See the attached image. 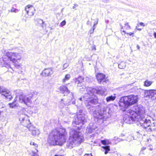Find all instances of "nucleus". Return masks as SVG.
Instances as JSON below:
<instances>
[{
  "mask_svg": "<svg viewBox=\"0 0 156 156\" xmlns=\"http://www.w3.org/2000/svg\"><path fill=\"white\" fill-rule=\"evenodd\" d=\"M87 93L85 94L84 98L87 101H88L87 108H90V103L94 105L98 102L97 97L94 93L102 95H105L106 92V89L104 87L97 86L95 88L88 87L86 89Z\"/></svg>",
  "mask_w": 156,
  "mask_h": 156,
  "instance_id": "obj_1",
  "label": "nucleus"
},
{
  "mask_svg": "<svg viewBox=\"0 0 156 156\" xmlns=\"http://www.w3.org/2000/svg\"><path fill=\"white\" fill-rule=\"evenodd\" d=\"M67 133L65 129H55L49 134L48 142L52 145H62L66 141Z\"/></svg>",
  "mask_w": 156,
  "mask_h": 156,
  "instance_id": "obj_2",
  "label": "nucleus"
},
{
  "mask_svg": "<svg viewBox=\"0 0 156 156\" xmlns=\"http://www.w3.org/2000/svg\"><path fill=\"white\" fill-rule=\"evenodd\" d=\"M83 137L79 131L73 129L71 130L70 136L67 142L66 146L70 149L77 146L83 141Z\"/></svg>",
  "mask_w": 156,
  "mask_h": 156,
  "instance_id": "obj_3",
  "label": "nucleus"
},
{
  "mask_svg": "<svg viewBox=\"0 0 156 156\" xmlns=\"http://www.w3.org/2000/svg\"><path fill=\"white\" fill-rule=\"evenodd\" d=\"M145 109L141 105H137V125L140 124L145 129L150 126L151 121L149 119L145 118Z\"/></svg>",
  "mask_w": 156,
  "mask_h": 156,
  "instance_id": "obj_4",
  "label": "nucleus"
},
{
  "mask_svg": "<svg viewBox=\"0 0 156 156\" xmlns=\"http://www.w3.org/2000/svg\"><path fill=\"white\" fill-rule=\"evenodd\" d=\"M136 102V96L131 95L121 97L119 104L121 109L123 111H125L128 107Z\"/></svg>",
  "mask_w": 156,
  "mask_h": 156,
  "instance_id": "obj_5",
  "label": "nucleus"
},
{
  "mask_svg": "<svg viewBox=\"0 0 156 156\" xmlns=\"http://www.w3.org/2000/svg\"><path fill=\"white\" fill-rule=\"evenodd\" d=\"M19 58H21L19 53L8 52L6 54V56L0 59L1 64L2 66H5L7 68H11L10 64V62L15 61Z\"/></svg>",
  "mask_w": 156,
  "mask_h": 156,
  "instance_id": "obj_6",
  "label": "nucleus"
},
{
  "mask_svg": "<svg viewBox=\"0 0 156 156\" xmlns=\"http://www.w3.org/2000/svg\"><path fill=\"white\" fill-rule=\"evenodd\" d=\"M83 111L82 110L79 111V113H77L76 118L73 121L72 124L74 126L76 125H79L80 126H82L86 122V120L85 117V115L83 114Z\"/></svg>",
  "mask_w": 156,
  "mask_h": 156,
  "instance_id": "obj_7",
  "label": "nucleus"
},
{
  "mask_svg": "<svg viewBox=\"0 0 156 156\" xmlns=\"http://www.w3.org/2000/svg\"><path fill=\"white\" fill-rule=\"evenodd\" d=\"M91 103H90V108H88L90 109V112L91 113L94 115L96 114V115H94V116L98 117V116H101V117H98V118H100L101 119L105 117V115H106L107 113V110L108 109L107 107L103 108L101 109L100 111L98 112L97 113V112L96 111V108L93 106H92L90 105Z\"/></svg>",
  "mask_w": 156,
  "mask_h": 156,
  "instance_id": "obj_8",
  "label": "nucleus"
},
{
  "mask_svg": "<svg viewBox=\"0 0 156 156\" xmlns=\"http://www.w3.org/2000/svg\"><path fill=\"white\" fill-rule=\"evenodd\" d=\"M140 91L143 96L145 98V100L150 98L152 100L156 99V90H140Z\"/></svg>",
  "mask_w": 156,
  "mask_h": 156,
  "instance_id": "obj_9",
  "label": "nucleus"
},
{
  "mask_svg": "<svg viewBox=\"0 0 156 156\" xmlns=\"http://www.w3.org/2000/svg\"><path fill=\"white\" fill-rule=\"evenodd\" d=\"M19 93L20 94L19 96V101L20 102L23 103L27 105L28 104H29L32 102L31 99L32 97V95L25 94H23L20 90L19 91Z\"/></svg>",
  "mask_w": 156,
  "mask_h": 156,
  "instance_id": "obj_10",
  "label": "nucleus"
},
{
  "mask_svg": "<svg viewBox=\"0 0 156 156\" xmlns=\"http://www.w3.org/2000/svg\"><path fill=\"white\" fill-rule=\"evenodd\" d=\"M19 114V118L21 123L23 126L28 127L31 123L28 117L23 114Z\"/></svg>",
  "mask_w": 156,
  "mask_h": 156,
  "instance_id": "obj_11",
  "label": "nucleus"
},
{
  "mask_svg": "<svg viewBox=\"0 0 156 156\" xmlns=\"http://www.w3.org/2000/svg\"><path fill=\"white\" fill-rule=\"evenodd\" d=\"M136 117H134V116L132 115H125L123 119L124 122L127 124H131L134 123L136 120Z\"/></svg>",
  "mask_w": 156,
  "mask_h": 156,
  "instance_id": "obj_12",
  "label": "nucleus"
},
{
  "mask_svg": "<svg viewBox=\"0 0 156 156\" xmlns=\"http://www.w3.org/2000/svg\"><path fill=\"white\" fill-rule=\"evenodd\" d=\"M0 93L10 100L12 99V97L10 95L9 91L2 87H0Z\"/></svg>",
  "mask_w": 156,
  "mask_h": 156,
  "instance_id": "obj_13",
  "label": "nucleus"
},
{
  "mask_svg": "<svg viewBox=\"0 0 156 156\" xmlns=\"http://www.w3.org/2000/svg\"><path fill=\"white\" fill-rule=\"evenodd\" d=\"M96 77L97 81L99 83H102L103 84L104 83H107L108 80L106 78L105 75L101 73H98L96 75Z\"/></svg>",
  "mask_w": 156,
  "mask_h": 156,
  "instance_id": "obj_14",
  "label": "nucleus"
},
{
  "mask_svg": "<svg viewBox=\"0 0 156 156\" xmlns=\"http://www.w3.org/2000/svg\"><path fill=\"white\" fill-rule=\"evenodd\" d=\"M25 10L27 13L30 16L34 15L35 10L33 5H28L25 8Z\"/></svg>",
  "mask_w": 156,
  "mask_h": 156,
  "instance_id": "obj_15",
  "label": "nucleus"
},
{
  "mask_svg": "<svg viewBox=\"0 0 156 156\" xmlns=\"http://www.w3.org/2000/svg\"><path fill=\"white\" fill-rule=\"evenodd\" d=\"M53 73V71L52 68H48L45 69L43 70L41 74H42L45 76H50Z\"/></svg>",
  "mask_w": 156,
  "mask_h": 156,
  "instance_id": "obj_16",
  "label": "nucleus"
},
{
  "mask_svg": "<svg viewBox=\"0 0 156 156\" xmlns=\"http://www.w3.org/2000/svg\"><path fill=\"white\" fill-rule=\"evenodd\" d=\"M136 106H134L133 107H131V109L127 111V113H129L130 115H132L134 117H136Z\"/></svg>",
  "mask_w": 156,
  "mask_h": 156,
  "instance_id": "obj_17",
  "label": "nucleus"
},
{
  "mask_svg": "<svg viewBox=\"0 0 156 156\" xmlns=\"http://www.w3.org/2000/svg\"><path fill=\"white\" fill-rule=\"evenodd\" d=\"M60 91L63 94H69V90L65 85H64L60 87L59 88Z\"/></svg>",
  "mask_w": 156,
  "mask_h": 156,
  "instance_id": "obj_18",
  "label": "nucleus"
},
{
  "mask_svg": "<svg viewBox=\"0 0 156 156\" xmlns=\"http://www.w3.org/2000/svg\"><path fill=\"white\" fill-rule=\"evenodd\" d=\"M21 58H17V59L15 60V61H12L16 68H18L21 66Z\"/></svg>",
  "mask_w": 156,
  "mask_h": 156,
  "instance_id": "obj_19",
  "label": "nucleus"
},
{
  "mask_svg": "<svg viewBox=\"0 0 156 156\" xmlns=\"http://www.w3.org/2000/svg\"><path fill=\"white\" fill-rule=\"evenodd\" d=\"M29 129L32 130V134L33 136L38 135L40 133L39 130L35 128H34L32 129L29 128Z\"/></svg>",
  "mask_w": 156,
  "mask_h": 156,
  "instance_id": "obj_20",
  "label": "nucleus"
},
{
  "mask_svg": "<svg viewBox=\"0 0 156 156\" xmlns=\"http://www.w3.org/2000/svg\"><path fill=\"white\" fill-rule=\"evenodd\" d=\"M101 148L103 149L104 151H105V154H107L109 151L110 149V148L109 146H103L101 147Z\"/></svg>",
  "mask_w": 156,
  "mask_h": 156,
  "instance_id": "obj_21",
  "label": "nucleus"
},
{
  "mask_svg": "<svg viewBox=\"0 0 156 156\" xmlns=\"http://www.w3.org/2000/svg\"><path fill=\"white\" fill-rule=\"evenodd\" d=\"M115 98V96H113L111 95L107 97L106 98V100L107 102H108L111 101H114Z\"/></svg>",
  "mask_w": 156,
  "mask_h": 156,
  "instance_id": "obj_22",
  "label": "nucleus"
},
{
  "mask_svg": "<svg viewBox=\"0 0 156 156\" xmlns=\"http://www.w3.org/2000/svg\"><path fill=\"white\" fill-rule=\"evenodd\" d=\"M101 143L105 145H108L111 143L109 140L108 139H105L104 140H101Z\"/></svg>",
  "mask_w": 156,
  "mask_h": 156,
  "instance_id": "obj_23",
  "label": "nucleus"
},
{
  "mask_svg": "<svg viewBox=\"0 0 156 156\" xmlns=\"http://www.w3.org/2000/svg\"><path fill=\"white\" fill-rule=\"evenodd\" d=\"M152 83V81L146 80L144 82V86L146 87H149L151 85Z\"/></svg>",
  "mask_w": 156,
  "mask_h": 156,
  "instance_id": "obj_24",
  "label": "nucleus"
},
{
  "mask_svg": "<svg viewBox=\"0 0 156 156\" xmlns=\"http://www.w3.org/2000/svg\"><path fill=\"white\" fill-rule=\"evenodd\" d=\"M126 66V63L122 62L118 65L119 68L121 69H123L125 68Z\"/></svg>",
  "mask_w": 156,
  "mask_h": 156,
  "instance_id": "obj_25",
  "label": "nucleus"
},
{
  "mask_svg": "<svg viewBox=\"0 0 156 156\" xmlns=\"http://www.w3.org/2000/svg\"><path fill=\"white\" fill-rule=\"evenodd\" d=\"M38 23L40 25V26L41 27L43 28L44 27V22L41 19H39L38 20Z\"/></svg>",
  "mask_w": 156,
  "mask_h": 156,
  "instance_id": "obj_26",
  "label": "nucleus"
},
{
  "mask_svg": "<svg viewBox=\"0 0 156 156\" xmlns=\"http://www.w3.org/2000/svg\"><path fill=\"white\" fill-rule=\"evenodd\" d=\"M70 74H66L65 77L64 79L62 80V81L63 82H65V81L68 80L70 78Z\"/></svg>",
  "mask_w": 156,
  "mask_h": 156,
  "instance_id": "obj_27",
  "label": "nucleus"
},
{
  "mask_svg": "<svg viewBox=\"0 0 156 156\" xmlns=\"http://www.w3.org/2000/svg\"><path fill=\"white\" fill-rule=\"evenodd\" d=\"M9 107L12 108H14L15 107L17 106V105L15 102H13L12 103H10L9 104Z\"/></svg>",
  "mask_w": 156,
  "mask_h": 156,
  "instance_id": "obj_28",
  "label": "nucleus"
},
{
  "mask_svg": "<svg viewBox=\"0 0 156 156\" xmlns=\"http://www.w3.org/2000/svg\"><path fill=\"white\" fill-rule=\"evenodd\" d=\"M134 140V137L133 136H132L131 135H129L127 138L126 140L130 142L131 140Z\"/></svg>",
  "mask_w": 156,
  "mask_h": 156,
  "instance_id": "obj_29",
  "label": "nucleus"
},
{
  "mask_svg": "<svg viewBox=\"0 0 156 156\" xmlns=\"http://www.w3.org/2000/svg\"><path fill=\"white\" fill-rule=\"evenodd\" d=\"M140 90H143V89H137V94L138 95H137V99L138 98V96H139L140 97H142L143 96L142 94H141L140 93Z\"/></svg>",
  "mask_w": 156,
  "mask_h": 156,
  "instance_id": "obj_30",
  "label": "nucleus"
},
{
  "mask_svg": "<svg viewBox=\"0 0 156 156\" xmlns=\"http://www.w3.org/2000/svg\"><path fill=\"white\" fill-rule=\"evenodd\" d=\"M84 96H85V94L84 95V96H83V98H80L79 99L80 101H82L83 100H84V101H87V102L85 103L87 107V105H88V102H89L88 101H87V100H86L85 99V98H84Z\"/></svg>",
  "mask_w": 156,
  "mask_h": 156,
  "instance_id": "obj_31",
  "label": "nucleus"
},
{
  "mask_svg": "<svg viewBox=\"0 0 156 156\" xmlns=\"http://www.w3.org/2000/svg\"><path fill=\"white\" fill-rule=\"evenodd\" d=\"M124 27L125 29L126 30H129L130 28V26L129 25L128 23H127L125 24Z\"/></svg>",
  "mask_w": 156,
  "mask_h": 156,
  "instance_id": "obj_32",
  "label": "nucleus"
},
{
  "mask_svg": "<svg viewBox=\"0 0 156 156\" xmlns=\"http://www.w3.org/2000/svg\"><path fill=\"white\" fill-rule=\"evenodd\" d=\"M10 11L11 12H17L18 11V9H16L12 8V9L10 10Z\"/></svg>",
  "mask_w": 156,
  "mask_h": 156,
  "instance_id": "obj_33",
  "label": "nucleus"
},
{
  "mask_svg": "<svg viewBox=\"0 0 156 156\" xmlns=\"http://www.w3.org/2000/svg\"><path fill=\"white\" fill-rule=\"evenodd\" d=\"M85 86H83L81 88H79L80 90V91L81 92H82L85 89Z\"/></svg>",
  "mask_w": 156,
  "mask_h": 156,
  "instance_id": "obj_34",
  "label": "nucleus"
},
{
  "mask_svg": "<svg viewBox=\"0 0 156 156\" xmlns=\"http://www.w3.org/2000/svg\"><path fill=\"white\" fill-rule=\"evenodd\" d=\"M95 28V27H94V28L93 27V29H91L89 30V32H90V34H92L93 33Z\"/></svg>",
  "mask_w": 156,
  "mask_h": 156,
  "instance_id": "obj_35",
  "label": "nucleus"
},
{
  "mask_svg": "<svg viewBox=\"0 0 156 156\" xmlns=\"http://www.w3.org/2000/svg\"><path fill=\"white\" fill-rule=\"evenodd\" d=\"M69 66V65L68 63H65L63 65V67L64 69L66 68L68 66Z\"/></svg>",
  "mask_w": 156,
  "mask_h": 156,
  "instance_id": "obj_36",
  "label": "nucleus"
},
{
  "mask_svg": "<svg viewBox=\"0 0 156 156\" xmlns=\"http://www.w3.org/2000/svg\"><path fill=\"white\" fill-rule=\"evenodd\" d=\"M66 23V22L64 20L61 22V24L62 26L65 25Z\"/></svg>",
  "mask_w": 156,
  "mask_h": 156,
  "instance_id": "obj_37",
  "label": "nucleus"
},
{
  "mask_svg": "<svg viewBox=\"0 0 156 156\" xmlns=\"http://www.w3.org/2000/svg\"><path fill=\"white\" fill-rule=\"evenodd\" d=\"M33 154H32V156H38V155L36 153L34 152V151L32 152Z\"/></svg>",
  "mask_w": 156,
  "mask_h": 156,
  "instance_id": "obj_38",
  "label": "nucleus"
},
{
  "mask_svg": "<svg viewBox=\"0 0 156 156\" xmlns=\"http://www.w3.org/2000/svg\"><path fill=\"white\" fill-rule=\"evenodd\" d=\"M139 25H140L143 27H145V25L144 24L142 23V22H140L139 23Z\"/></svg>",
  "mask_w": 156,
  "mask_h": 156,
  "instance_id": "obj_39",
  "label": "nucleus"
},
{
  "mask_svg": "<svg viewBox=\"0 0 156 156\" xmlns=\"http://www.w3.org/2000/svg\"><path fill=\"white\" fill-rule=\"evenodd\" d=\"M30 144L31 145L36 146V147H37V145L36 144H35L34 142H31L30 143Z\"/></svg>",
  "mask_w": 156,
  "mask_h": 156,
  "instance_id": "obj_40",
  "label": "nucleus"
},
{
  "mask_svg": "<svg viewBox=\"0 0 156 156\" xmlns=\"http://www.w3.org/2000/svg\"><path fill=\"white\" fill-rule=\"evenodd\" d=\"M84 156H93L91 154H86Z\"/></svg>",
  "mask_w": 156,
  "mask_h": 156,
  "instance_id": "obj_41",
  "label": "nucleus"
},
{
  "mask_svg": "<svg viewBox=\"0 0 156 156\" xmlns=\"http://www.w3.org/2000/svg\"><path fill=\"white\" fill-rule=\"evenodd\" d=\"M139 27V25L138 24H137V27ZM142 29L141 28H138V27H137V30L139 31L141 30Z\"/></svg>",
  "mask_w": 156,
  "mask_h": 156,
  "instance_id": "obj_42",
  "label": "nucleus"
},
{
  "mask_svg": "<svg viewBox=\"0 0 156 156\" xmlns=\"http://www.w3.org/2000/svg\"><path fill=\"white\" fill-rule=\"evenodd\" d=\"M78 87H82V86L81 85V83H78Z\"/></svg>",
  "mask_w": 156,
  "mask_h": 156,
  "instance_id": "obj_43",
  "label": "nucleus"
},
{
  "mask_svg": "<svg viewBox=\"0 0 156 156\" xmlns=\"http://www.w3.org/2000/svg\"><path fill=\"white\" fill-rule=\"evenodd\" d=\"M146 149V148L145 147H143L141 148V152L142 151H143L145 150Z\"/></svg>",
  "mask_w": 156,
  "mask_h": 156,
  "instance_id": "obj_44",
  "label": "nucleus"
},
{
  "mask_svg": "<svg viewBox=\"0 0 156 156\" xmlns=\"http://www.w3.org/2000/svg\"><path fill=\"white\" fill-rule=\"evenodd\" d=\"M93 50H96V48L95 47V46L94 45L93 47Z\"/></svg>",
  "mask_w": 156,
  "mask_h": 156,
  "instance_id": "obj_45",
  "label": "nucleus"
},
{
  "mask_svg": "<svg viewBox=\"0 0 156 156\" xmlns=\"http://www.w3.org/2000/svg\"><path fill=\"white\" fill-rule=\"evenodd\" d=\"M90 128L92 129V130H94L95 129V128L93 127H91Z\"/></svg>",
  "mask_w": 156,
  "mask_h": 156,
  "instance_id": "obj_46",
  "label": "nucleus"
},
{
  "mask_svg": "<svg viewBox=\"0 0 156 156\" xmlns=\"http://www.w3.org/2000/svg\"><path fill=\"white\" fill-rule=\"evenodd\" d=\"M154 36L155 38H156V33L154 32Z\"/></svg>",
  "mask_w": 156,
  "mask_h": 156,
  "instance_id": "obj_47",
  "label": "nucleus"
},
{
  "mask_svg": "<svg viewBox=\"0 0 156 156\" xmlns=\"http://www.w3.org/2000/svg\"><path fill=\"white\" fill-rule=\"evenodd\" d=\"M90 22L89 20H88V21H87V25H88V24H90Z\"/></svg>",
  "mask_w": 156,
  "mask_h": 156,
  "instance_id": "obj_48",
  "label": "nucleus"
},
{
  "mask_svg": "<svg viewBox=\"0 0 156 156\" xmlns=\"http://www.w3.org/2000/svg\"><path fill=\"white\" fill-rule=\"evenodd\" d=\"M117 155H118L119 156H121L120 154L119 153H118L117 154Z\"/></svg>",
  "mask_w": 156,
  "mask_h": 156,
  "instance_id": "obj_49",
  "label": "nucleus"
},
{
  "mask_svg": "<svg viewBox=\"0 0 156 156\" xmlns=\"http://www.w3.org/2000/svg\"><path fill=\"white\" fill-rule=\"evenodd\" d=\"M129 35L130 36H131V35H132V34H133V33H129Z\"/></svg>",
  "mask_w": 156,
  "mask_h": 156,
  "instance_id": "obj_50",
  "label": "nucleus"
},
{
  "mask_svg": "<svg viewBox=\"0 0 156 156\" xmlns=\"http://www.w3.org/2000/svg\"><path fill=\"white\" fill-rule=\"evenodd\" d=\"M74 6H75L77 7V6H78V5H77V4H74Z\"/></svg>",
  "mask_w": 156,
  "mask_h": 156,
  "instance_id": "obj_51",
  "label": "nucleus"
},
{
  "mask_svg": "<svg viewBox=\"0 0 156 156\" xmlns=\"http://www.w3.org/2000/svg\"><path fill=\"white\" fill-rule=\"evenodd\" d=\"M75 6H73V9H75V10H76V9H75Z\"/></svg>",
  "mask_w": 156,
  "mask_h": 156,
  "instance_id": "obj_52",
  "label": "nucleus"
},
{
  "mask_svg": "<svg viewBox=\"0 0 156 156\" xmlns=\"http://www.w3.org/2000/svg\"><path fill=\"white\" fill-rule=\"evenodd\" d=\"M63 101V99H62L61 101H60V103H62V101Z\"/></svg>",
  "mask_w": 156,
  "mask_h": 156,
  "instance_id": "obj_53",
  "label": "nucleus"
},
{
  "mask_svg": "<svg viewBox=\"0 0 156 156\" xmlns=\"http://www.w3.org/2000/svg\"><path fill=\"white\" fill-rule=\"evenodd\" d=\"M17 96H16V98H15V101H16V100H17Z\"/></svg>",
  "mask_w": 156,
  "mask_h": 156,
  "instance_id": "obj_54",
  "label": "nucleus"
},
{
  "mask_svg": "<svg viewBox=\"0 0 156 156\" xmlns=\"http://www.w3.org/2000/svg\"><path fill=\"white\" fill-rule=\"evenodd\" d=\"M2 113V112L0 110V115H1V114Z\"/></svg>",
  "mask_w": 156,
  "mask_h": 156,
  "instance_id": "obj_55",
  "label": "nucleus"
},
{
  "mask_svg": "<svg viewBox=\"0 0 156 156\" xmlns=\"http://www.w3.org/2000/svg\"><path fill=\"white\" fill-rule=\"evenodd\" d=\"M122 32L123 33H124V34H125V31H124V30H123L122 31Z\"/></svg>",
  "mask_w": 156,
  "mask_h": 156,
  "instance_id": "obj_56",
  "label": "nucleus"
},
{
  "mask_svg": "<svg viewBox=\"0 0 156 156\" xmlns=\"http://www.w3.org/2000/svg\"><path fill=\"white\" fill-rule=\"evenodd\" d=\"M72 103L73 104H74L75 103V101H73V102H72Z\"/></svg>",
  "mask_w": 156,
  "mask_h": 156,
  "instance_id": "obj_57",
  "label": "nucleus"
},
{
  "mask_svg": "<svg viewBox=\"0 0 156 156\" xmlns=\"http://www.w3.org/2000/svg\"><path fill=\"white\" fill-rule=\"evenodd\" d=\"M95 25H96V24L94 23V26H93V28H94V27H94V26Z\"/></svg>",
  "mask_w": 156,
  "mask_h": 156,
  "instance_id": "obj_58",
  "label": "nucleus"
},
{
  "mask_svg": "<svg viewBox=\"0 0 156 156\" xmlns=\"http://www.w3.org/2000/svg\"><path fill=\"white\" fill-rule=\"evenodd\" d=\"M137 48H138L139 49V46L137 45Z\"/></svg>",
  "mask_w": 156,
  "mask_h": 156,
  "instance_id": "obj_59",
  "label": "nucleus"
},
{
  "mask_svg": "<svg viewBox=\"0 0 156 156\" xmlns=\"http://www.w3.org/2000/svg\"><path fill=\"white\" fill-rule=\"evenodd\" d=\"M149 129H150V131H152V130H151V129L150 128H149Z\"/></svg>",
  "mask_w": 156,
  "mask_h": 156,
  "instance_id": "obj_60",
  "label": "nucleus"
},
{
  "mask_svg": "<svg viewBox=\"0 0 156 156\" xmlns=\"http://www.w3.org/2000/svg\"><path fill=\"white\" fill-rule=\"evenodd\" d=\"M123 27H122L121 28V31H122V29H123Z\"/></svg>",
  "mask_w": 156,
  "mask_h": 156,
  "instance_id": "obj_61",
  "label": "nucleus"
},
{
  "mask_svg": "<svg viewBox=\"0 0 156 156\" xmlns=\"http://www.w3.org/2000/svg\"><path fill=\"white\" fill-rule=\"evenodd\" d=\"M37 152H38V150H37Z\"/></svg>",
  "mask_w": 156,
  "mask_h": 156,
  "instance_id": "obj_62",
  "label": "nucleus"
},
{
  "mask_svg": "<svg viewBox=\"0 0 156 156\" xmlns=\"http://www.w3.org/2000/svg\"><path fill=\"white\" fill-rule=\"evenodd\" d=\"M24 122H25V123H26V121H24Z\"/></svg>",
  "mask_w": 156,
  "mask_h": 156,
  "instance_id": "obj_63",
  "label": "nucleus"
},
{
  "mask_svg": "<svg viewBox=\"0 0 156 156\" xmlns=\"http://www.w3.org/2000/svg\"><path fill=\"white\" fill-rule=\"evenodd\" d=\"M137 133H138V132H137Z\"/></svg>",
  "mask_w": 156,
  "mask_h": 156,
  "instance_id": "obj_64",
  "label": "nucleus"
}]
</instances>
